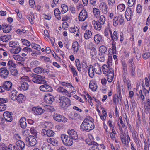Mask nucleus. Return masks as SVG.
Returning a JSON list of instances; mask_svg holds the SVG:
<instances>
[{"label": "nucleus", "mask_w": 150, "mask_h": 150, "mask_svg": "<svg viewBox=\"0 0 150 150\" xmlns=\"http://www.w3.org/2000/svg\"><path fill=\"white\" fill-rule=\"evenodd\" d=\"M120 136L122 143L124 144L127 147L129 146V142L131 141L129 135H127L125 133H120Z\"/></svg>", "instance_id": "nucleus-6"}, {"label": "nucleus", "mask_w": 150, "mask_h": 150, "mask_svg": "<svg viewBox=\"0 0 150 150\" xmlns=\"http://www.w3.org/2000/svg\"><path fill=\"white\" fill-rule=\"evenodd\" d=\"M54 13L55 17L58 19L60 20L61 19V17L60 16V12L58 8H56L55 9Z\"/></svg>", "instance_id": "nucleus-38"}, {"label": "nucleus", "mask_w": 150, "mask_h": 150, "mask_svg": "<svg viewBox=\"0 0 150 150\" xmlns=\"http://www.w3.org/2000/svg\"><path fill=\"white\" fill-rule=\"evenodd\" d=\"M97 21L100 22L101 24L103 25L104 24L105 22V18L103 15L101 16Z\"/></svg>", "instance_id": "nucleus-42"}, {"label": "nucleus", "mask_w": 150, "mask_h": 150, "mask_svg": "<svg viewBox=\"0 0 150 150\" xmlns=\"http://www.w3.org/2000/svg\"><path fill=\"white\" fill-rule=\"evenodd\" d=\"M29 3L31 8H35V2L34 0H29Z\"/></svg>", "instance_id": "nucleus-60"}, {"label": "nucleus", "mask_w": 150, "mask_h": 150, "mask_svg": "<svg viewBox=\"0 0 150 150\" xmlns=\"http://www.w3.org/2000/svg\"><path fill=\"white\" fill-rule=\"evenodd\" d=\"M11 38V35H6L0 37V40L3 42H7Z\"/></svg>", "instance_id": "nucleus-27"}, {"label": "nucleus", "mask_w": 150, "mask_h": 150, "mask_svg": "<svg viewBox=\"0 0 150 150\" xmlns=\"http://www.w3.org/2000/svg\"><path fill=\"white\" fill-rule=\"evenodd\" d=\"M75 63L78 71H81V65L80 64L79 60L78 59H76L75 60Z\"/></svg>", "instance_id": "nucleus-47"}, {"label": "nucleus", "mask_w": 150, "mask_h": 150, "mask_svg": "<svg viewBox=\"0 0 150 150\" xmlns=\"http://www.w3.org/2000/svg\"><path fill=\"white\" fill-rule=\"evenodd\" d=\"M92 33L89 30H86L84 34V37L86 39L90 38L91 36Z\"/></svg>", "instance_id": "nucleus-41"}, {"label": "nucleus", "mask_w": 150, "mask_h": 150, "mask_svg": "<svg viewBox=\"0 0 150 150\" xmlns=\"http://www.w3.org/2000/svg\"><path fill=\"white\" fill-rule=\"evenodd\" d=\"M126 19L128 21H130L132 15V14L131 9L129 7L127 8L125 14Z\"/></svg>", "instance_id": "nucleus-18"}, {"label": "nucleus", "mask_w": 150, "mask_h": 150, "mask_svg": "<svg viewBox=\"0 0 150 150\" xmlns=\"http://www.w3.org/2000/svg\"><path fill=\"white\" fill-rule=\"evenodd\" d=\"M3 31L4 33H9L11 29V26L10 25H6L4 24H3Z\"/></svg>", "instance_id": "nucleus-26"}, {"label": "nucleus", "mask_w": 150, "mask_h": 150, "mask_svg": "<svg viewBox=\"0 0 150 150\" xmlns=\"http://www.w3.org/2000/svg\"><path fill=\"white\" fill-rule=\"evenodd\" d=\"M95 72L98 74L101 73V66L98 63H95L93 67H92Z\"/></svg>", "instance_id": "nucleus-21"}, {"label": "nucleus", "mask_w": 150, "mask_h": 150, "mask_svg": "<svg viewBox=\"0 0 150 150\" xmlns=\"http://www.w3.org/2000/svg\"><path fill=\"white\" fill-rule=\"evenodd\" d=\"M130 71H129L131 76L134 77L136 75L135 69L134 66H130Z\"/></svg>", "instance_id": "nucleus-36"}, {"label": "nucleus", "mask_w": 150, "mask_h": 150, "mask_svg": "<svg viewBox=\"0 0 150 150\" xmlns=\"http://www.w3.org/2000/svg\"><path fill=\"white\" fill-rule=\"evenodd\" d=\"M47 142L52 144L54 146H57L58 145V141L54 138H51L47 140Z\"/></svg>", "instance_id": "nucleus-28"}, {"label": "nucleus", "mask_w": 150, "mask_h": 150, "mask_svg": "<svg viewBox=\"0 0 150 150\" xmlns=\"http://www.w3.org/2000/svg\"><path fill=\"white\" fill-rule=\"evenodd\" d=\"M9 71L6 67H4L0 69V76L2 78L6 79L8 78Z\"/></svg>", "instance_id": "nucleus-12"}, {"label": "nucleus", "mask_w": 150, "mask_h": 150, "mask_svg": "<svg viewBox=\"0 0 150 150\" xmlns=\"http://www.w3.org/2000/svg\"><path fill=\"white\" fill-rule=\"evenodd\" d=\"M124 17L122 15H120L118 17H114L113 19V25L114 26L118 25H121L124 22Z\"/></svg>", "instance_id": "nucleus-10"}, {"label": "nucleus", "mask_w": 150, "mask_h": 150, "mask_svg": "<svg viewBox=\"0 0 150 150\" xmlns=\"http://www.w3.org/2000/svg\"><path fill=\"white\" fill-rule=\"evenodd\" d=\"M99 7L103 13L106 14L107 13V6L105 3L103 2L100 4Z\"/></svg>", "instance_id": "nucleus-24"}, {"label": "nucleus", "mask_w": 150, "mask_h": 150, "mask_svg": "<svg viewBox=\"0 0 150 150\" xmlns=\"http://www.w3.org/2000/svg\"><path fill=\"white\" fill-rule=\"evenodd\" d=\"M78 43L77 41H75L74 42L72 45V47L73 48L74 51L77 52L78 50Z\"/></svg>", "instance_id": "nucleus-46"}, {"label": "nucleus", "mask_w": 150, "mask_h": 150, "mask_svg": "<svg viewBox=\"0 0 150 150\" xmlns=\"http://www.w3.org/2000/svg\"><path fill=\"white\" fill-rule=\"evenodd\" d=\"M94 29L97 30H100L101 29L103 25L101 24L100 22L98 21L94 20L93 21Z\"/></svg>", "instance_id": "nucleus-20"}, {"label": "nucleus", "mask_w": 150, "mask_h": 150, "mask_svg": "<svg viewBox=\"0 0 150 150\" xmlns=\"http://www.w3.org/2000/svg\"><path fill=\"white\" fill-rule=\"evenodd\" d=\"M67 133L69 135L68 136L73 139L74 140H76L78 139L77 132L74 129L68 130Z\"/></svg>", "instance_id": "nucleus-15"}, {"label": "nucleus", "mask_w": 150, "mask_h": 150, "mask_svg": "<svg viewBox=\"0 0 150 150\" xmlns=\"http://www.w3.org/2000/svg\"><path fill=\"white\" fill-rule=\"evenodd\" d=\"M79 19L80 21H84L88 17L87 11L84 10H82L80 13L79 15Z\"/></svg>", "instance_id": "nucleus-14"}, {"label": "nucleus", "mask_w": 150, "mask_h": 150, "mask_svg": "<svg viewBox=\"0 0 150 150\" xmlns=\"http://www.w3.org/2000/svg\"><path fill=\"white\" fill-rule=\"evenodd\" d=\"M34 71L36 73L40 74L42 73V68L37 67L33 69Z\"/></svg>", "instance_id": "nucleus-50"}, {"label": "nucleus", "mask_w": 150, "mask_h": 150, "mask_svg": "<svg viewBox=\"0 0 150 150\" xmlns=\"http://www.w3.org/2000/svg\"><path fill=\"white\" fill-rule=\"evenodd\" d=\"M111 38L113 41H116L118 40L117 32L116 31H114L112 35L111 36Z\"/></svg>", "instance_id": "nucleus-40"}, {"label": "nucleus", "mask_w": 150, "mask_h": 150, "mask_svg": "<svg viewBox=\"0 0 150 150\" xmlns=\"http://www.w3.org/2000/svg\"><path fill=\"white\" fill-rule=\"evenodd\" d=\"M30 79L33 82L37 83H45L46 82L44 77L39 75L33 74Z\"/></svg>", "instance_id": "nucleus-3"}, {"label": "nucleus", "mask_w": 150, "mask_h": 150, "mask_svg": "<svg viewBox=\"0 0 150 150\" xmlns=\"http://www.w3.org/2000/svg\"><path fill=\"white\" fill-rule=\"evenodd\" d=\"M90 66L88 69V74L89 76L91 78H93L94 75V70L92 68L91 65H90Z\"/></svg>", "instance_id": "nucleus-34"}, {"label": "nucleus", "mask_w": 150, "mask_h": 150, "mask_svg": "<svg viewBox=\"0 0 150 150\" xmlns=\"http://www.w3.org/2000/svg\"><path fill=\"white\" fill-rule=\"evenodd\" d=\"M31 46L32 48L35 49H36L38 51H40L41 49L40 46L36 44L32 43L31 44Z\"/></svg>", "instance_id": "nucleus-54"}, {"label": "nucleus", "mask_w": 150, "mask_h": 150, "mask_svg": "<svg viewBox=\"0 0 150 150\" xmlns=\"http://www.w3.org/2000/svg\"><path fill=\"white\" fill-rule=\"evenodd\" d=\"M6 106L4 103H0V111H3L6 109Z\"/></svg>", "instance_id": "nucleus-62"}, {"label": "nucleus", "mask_w": 150, "mask_h": 150, "mask_svg": "<svg viewBox=\"0 0 150 150\" xmlns=\"http://www.w3.org/2000/svg\"><path fill=\"white\" fill-rule=\"evenodd\" d=\"M110 66L108 67L107 66L106 64L103 65L102 67L103 71L105 75L108 76L110 75V77L113 76L114 74V70L112 68H110Z\"/></svg>", "instance_id": "nucleus-8"}, {"label": "nucleus", "mask_w": 150, "mask_h": 150, "mask_svg": "<svg viewBox=\"0 0 150 150\" xmlns=\"http://www.w3.org/2000/svg\"><path fill=\"white\" fill-rule=\"evenodd\" d=\"M9 46L10 47L13 48V49L18 47L19 44L18 42L16 41H10L9 42Z\"/></svg>", "instance_id": "nucleus-39"}, {"label": "nucleus", "mask_w": 150, "mask_h": 150, "mask_svg": "<svg viewBox=\"0 0 150 150\" xmlns=\"http://www.w3.org/2000/svg\"><path fill=\"white\" fill-rule=\"evenodd\" d=\"M32 110L34 114L37 115H41L45 111V110L41 107L38 106L33 107Z\"/></svg>", "instance_id": "nucleus-13"}, {"label": "nucleus", "mask_w": 150, "mask_h": 150, "mask_svg": "<svg viewBox=\"0 0 150 150\" xmlns=\"http://www.w3.org/2000/svg\"><path fill=\"white\" fill-rule=\"evenodd\" d=\"M93 12L96 18L100 16V12L99 9L96 8L93 9Z\"/></svg>", "instance_id": "nucleus-51"}, {"label": "nucleus", "mask_w": 150, "mask_h": 150, "mask_svg": "<svg viewBox=\"0 0 150 150\" xmlns=\"http://www.w3.org/2000/svg\"><path fill=\"white\" fill-rule=\"evenodd\" d=\"M7 65L9 67H12L13 68H15L16 66V64L12 60L9 61L7 64Z\"/></svg>", "instance_id": "nucleus-56"}, {"label": "nucleus", "mask_w": 150, "mask_h": 150, "mask_svg": "<svg viewBox=\"0 0 150 150\" xmlns=\"http://www.w3.org/2000/svg\"><path fill=\"white\" fill-rule=\"evenodd\" d=\"M57 91L59 93L63 95H67V96L71 97L73 94L74 91L71 92L70 90H67L65 88L59 86L57 89Z\"/></svg>", "instance_id": "nucleus-9"}, {"label": "nucleus", "mask_w": 150, "mask_h": 150, "mask_svg": "<svg viewBox=\"0 0 150 150\" xmlns=\"http://www.w3.org/2000/svg\"><path fill=\"white\" fill-rule=\"evenodd\" d=\"M39 89L44 92H51L53 91L52 88L49 85L44 84L40 86Z\"/></svg>", "instance_id": "nucleus-16"}, {"label": "nucleus", "mask_w": 150, "mask_h": 150, "mask_svg": "<svg viewBox=\"0 0 150 150\" xmlns=\"http://www.w3.org/2000/svg\"><path fill=\"white\" fill-rule=\"evenodd\" d=\"M43 150H51L50 146L47 143H45L43 144L42 146Z\"/></svg>", "instance_id": "nucleus-44"}, {"label": "nucleus", "mask_w": 150, "mask_h": 150, "mask_svg": "<svg viewBox=\"0 0 150 150\" xmlns=\"http://www.w3.org/2000/svg\"><path fill=\"white\" fill-rule=\"evenodd\" d=\"M63 144L68 146H71L73 143V139L69 137L68 135L63 134L61 137Z\"/></svg>", "instance_id": "nucleus-5"}, {"label": "nucleus", "mask_w": 150, "mask_h": 150, "mask_svg": "<svg viewBox=\"0 0 150 150\" xmlns=\"http://www.w3.org/2000/svg\"><path fill=\"white\" fill-rule=\"evenodd\" d=\"M21 40L22 42L24 45L28 46H29L31 45L30 42L27 40L25 39H22Z\"/></svg>", "instance_id": "nucleus-59"}, {"label": "nucleus", "mask_w": 150, "mask_h": 150, "mask_svg": "<svg viewBox=\"0 0 150 150\" xmlns=\"http://www.w3.org/2000/svg\"><path fill=\"white\" fill-rule=\"evenodd\" d=\"M17 91L14 90L12 91L10 95V97L11 99L13 100H15L17 99V97L18 96H17Z\"/></svg>", "instance_id": "nucleus-31"}, {"label": "nucleus", "mask_w": 150, "mask_h": 150, "mask_svg": "<svg viewBox=\"0 0 150 150\" xmlns=\"http://www.w3.org/2000/svg\"><path fill=\"white\" fill-rule=\"evenodd\" d=\"M25 100L24 96L22 94H19L17 97L18 101L19 103H23Z\"/></svg>", "instance_id": "nucleus-37"}, {"label": "nucleus", "mask_w": 150, "mask_h": 150, "mask_svg": "<svg viewBox=\"0 0 150 150\" xmlns=\"http://www.w3.org/2000/svg\"><path fill=\"white\" fill-rule=\"evenodd\" d=\"M89 88L92 91H95L97 88V86L93 81H91L89 83Z\"/></svg>", "instance_id": "nucleus-33"}, {"label": "nucleus", "mask_w": 150, "mask_h": 150, "mask_svg": "<svg viewBox=\"0 0 150 150\" xmlns=\"http://www.w3.org/2000/svg\"><path fill=\"white\" fill-rule=\"evenodd\" d=\"M69 31L71 33H74L76 34V36H79V30L76 27V29L75 27H71V29L69 30Z\"/></svg>", "instance_id": "nucleus-35"}, {"label": "nucleus", "mask_w": 150, "mask_h": 150, "mask_svg": "<svg viewBox=\"0 0 150 150\" xmlns=\"http://www.w3.org/2000/svg\"><path fill=\"white\" fill-rule=\"evenodd\" d=\"M61 7L62 8L61 12L62 13L64 14L68 11V8L67 6L66 5L63 4H62Z\"/></svg>", "instance_id": "nucleus-48"}, {"label": "nucleus", "mask_w": 150, "mask_h": 150, "mask_svg": "<svg viewBox=\"0 0 150 150\" xmlns=\"http://www.w3.org/2000/svg\"><path fill=\"white\" fill-rule=\"evenodd\" d=\"M12 83L10 81L4 82L0 86V92L3 93L11 91L12 89Z\"/></svg>", "instance_id": "nucleus-2"}, {"label": "nucleus", "mask_w": 150, "mask_h": 150, "mask_svg": "<svg viewBox=\"0 0 150 150\" xmlns=\"http://www.w3.org/2000/svg\"><path fill=\"white\" fill-rule=\"evenodd\" d=\"M11 74L13 76H16L18 74V71L16 69H12L10 70Z\"/></svg>", "instance_id": "nucleus-64"}, {"label": "nucleus", "mask_w": 150, "mask_h": 150, "mask_svg": "<svg viewBox=\"0 0 150 150\" xmlns=\"http://www.w3.org/2000/svg\"><path fill=\"white\" fill-rule=\"evenodd\" d=\"M41 133L44 135H46L49 137L53 136L54 134V132L52 130L50 129L47 130L42 129Z\"/></svg>", "instance_id": "nucleus-23"}, {"label": "nucleus", "mask_w": 150, "mask_h": 150, "mask_svg": "<svg viewBox=\"0 0 150 150\" xmlns=\"http://www.w3.org/2000/svg\"><path fill=\"white\" fill-rule=\"evenodd\" d=\"M117 9L120 11H122L124 10L125 8V6L124 4H120L118 5Z\"/></svg>", "instance_id": "nucleus-53"}, {"label": "nucleus", "mask_w": 150, "mask_h": 150, "mask_svg": "<svg viewBox=\"0 0 150 150\" xmlns=\"http://www.w3.org/2000/svg\"><path fill=\"white\" fill-rule=\"evenodd\" d=\"M58 102L61 107L64 109L69 106L70 105V100L67 97L62 96L59 98Z\"/></svg>", "instance_id": "nucleus-4"}, {"label": "nucleus", "mask_w": 150, "mask_h": 150, "mask_svg": "<svg viewBox=\"0 0 150 150\" xmlns=\"http://www.w3.org/2000/svg\"><path fill=\"white\" fill-rule=\"evenodd\" d=\"M90 50V54L92 59H94L96 57V50L94 47H91L89 48Z\"/></svg>", "instance_id": "nucleus-30"}, {"label": "nucleus", "mask_w": 150, "mask_h": 150, "mask_svg": "<svg viewBox=\"0 0 150 150\" xmlns=\"http://www.w3.org/2000/svg\"><path fill=\"white\" fill-rule=\"evenodd\" d=\"M116 42L115 41H112V53L113 54H116V47L115 45Z\"/></svg>", "instance_id": "nucleus-52"}, {"label": "nucleus", "mask_w": 150, "mask_h": 150, "mask_svg": "<svg viewBox=\"0 0 150 150\" xmlns=\"http://www.w3.org/2000/svg\"><path fill=\"white\" fill-rule=\"evenodd\" d=\"M53 116L55 120L59 122H62L65 123L67 120V119L64 116L57 113H54Z\"/></svg>", "instance_id": "nucleus-11"}, {"label": "nucleus", "mask_w": 150, "mask_h": 150, "mask_svg": "<svg viewBox=\"0 0 150 150\" xmlns=\"http://www.w3.org/2000/svg\"><path fill=\"white\" fill-rule=\"evenodd\" d=\"M7 150H18V149L15 145L10 144L8 145Z\"/></svg>", "instance_id": "nucleus-45"}, {"label": "nucleus", "mask_w": 150, "mask_h": 150, "mask_svg": "<svg viewBox=\"0 0 150 150\" xmlns=\"http://www.w3.org/2000/svg\"><path fill=\"white\" fill-rule=\"evenodd\" d=\"M48 100L50 103H52L55 100V99L52 95H49L47 96Z\"/></svg>", "instance_id": "nucleus-58"}, {"label": "nucleus", "mask_w": 150, "mask_h": 150, "mask_svg": "<svg viewBox=\"0 0 150 150\" xmlns=\"http://www.w3.org/2000/svg\"><path fill=\"white\" fill-rule=\"evenodd\" d=\"M99 56L100 57H99L98 59L101 62H103L105 60V57L106 56V55H105L102 54H99Z\"/></svg>", "instance_id": "nucleus-55"}, {"label": "nucleus", "mask_w": 150, "mask_h": 150, "mask_svg": "<svg viewBox=\"0 0 150 150\" xmlns=\"http://www.w3.org/2000/svg\"><path fill=\"white\" fill-rule=\"evenodd\" d=\"M12 113L8 111L5 112L3 114L4 117L7 121L11 122L13 120Z\"/></svg>", "instance_id": "nucleus-17"}, {"label": "nucleus", "mask_w": 150, "mask_h": 150, "mask_svg": "<svg viewBox=\"0 0 150 150\" xmlns=\"http://www.w3.org/2000/svg\"><path fill=\"white\" fill-rule=\"evenodd\" d=\"M98 144L97 143V144L93 145V146L89 148V150H100L98 146Z\"/></svg>", "instance_id": "nucleus-61"}, {"label": "nucleus", "mask_w": 150, "mask_h": 150, "mask_svg": "<svg viewBox=\"0 0 150 150\" xmlns=\"http://www.w3.org/2000/svg\"><path fill=\"white\" fill-rule=\"evenodd\" d=\"M25 139L28 142L27 146L29 147L34 146L36 144V139L34 136L29 135Z\"/></svg>", "instance_id": "nucleus-7"}, {"label": "nucleus", "mask_w": 150, "mask_h": 150, "mask_svg": "<svg viewBox=\"0 0 150 150\" xmlns=\"http://www.w3.org/2000/svg\"><path fill=\"white\" fill-rule=\"evenodd\" d=\"M29 86L27 82H22L21 84V86H20L19 89L21 90L26 91L28 89Z\"/></svg>", "instance_id": "nucleus-25"}, {"label": "nucleus", "mask_w": 150, "mask_h": 150, "mask_svg": "<svg viewBox=\"0 0 150 150\" xmlns=\"http://www.w3.org/2000/svg\"><path fill=\"white\" fill-rule=\"evenodd\" d=\"M61 84L64 87L65 89L66 88V87L68 88H69V89H67V90H70L71 92L73 91H74V92H75V89H74V87L71 84L69 83L62 82L61 83Z\"/></svg>", "instance_id": "nucleus-19"}, {"label": "nucleus", "mask_w": 150, "mask_h": 150, "mask_svg": "<svg viewBox=\"0 0 150 150\" xmlns=\"http://www.w3.org/2000/svg\"><path fill=\"white\" fill-rule=\"evenodd\" d=\"M15 145L17 147L18 149L19 150H23L25 146L24 142L21 140L17 141L16 142Z\"/></svg>", "instance_id": "nucleus-22"}, {"label": "nucleus", "mask_w": 150, "mask_h": 150, "mask_svg": "<svg viewBox=\"0 0 150 150\" xmlns=\"http://www.w3.org/2000/svg\"><path fill=\"white\" fill-rule=\"evenodd\" d=\"M94 127V125L91 120L85 118L80 126V128L83 131L89 132L93 129Z\"/></svg>", "instance_id": "nucleus-1"}, {"label": "nucleus", "mask_w": 150, "mask_h": 150, "mask_svg": "<svg viewBox=\"0 0 150 150\" xmlns=\"http://www.w3.org/2000/svg\"><path fill=\"white\" fill-rule=\"evenodd\" d=\"M86 143L89 145H93L97 144V143L94 141H92L89 139H86Z\"/></svg>", "instance_id": "nucleus-43"}, {"label": "nucleus", "mask_w": 150, "mask_h": 150, "mask_svg": "<svg viewBox=\"0 0 150 150\" xmlns=\"http://www.w3.org/2000/svg\"><path fill=\"white\" fill-rule=\"evenodd\" d=\"M100 53L99 54H102L106 55V52H107V50L106 47L104 45L101 46L99 48Z\"/></svg>", "instance_id": "nucleus-32"}, {"label": "nucleus", "mask_w": 150, "mask_h": 150, "mask_svg": "<svg viewBox=\"0 0 150 150\" xmlns=\"http://www.w3.org/2000/svg\"><path fill=\"white\" fill-rule=\"evenodd\" d=\"M21 49L19 47V45L18 46V47H15L14 49H13V52L15 54H18V53L20 52L21 51Z\"/></svg>", "instance_id": "nucleus-63"}, {"label": "nucleus", "mask_w": 150, "mask_h": 150, "mask_svg": "<svg viewBox=\"0 0 150 150\" xmlns=\"http://www.w3.org/2000/svg\"><path fill=\"white\" fill-rule=\"evenodd\" d=\"M142 57L145 60L148 58L150 59V52H147L144 53L142 55Z\"/></svg>", "instance_id": "nucleus-49"}, {"label": "nucleus", "mask_w": 150, "mask_h": 150, "mask_svg": "<svg viewBox=\"0 0 150 150\" xmlns=\"http://www.w3.org/2000/svg\"><path fill=\"white\" fill-rule=\"evenodd\" d=\"M146 101V105L144 106V108L146 109L149 110L150 109V99L148 98Z\"/></svg>", "instance_id": "nucleus-57"}, {"label": "nucleus", "mask_w": 150, "mask_h": 150, "mask_svg": "<svg viewBox=\"0 0 150 150\" xmlns=\"http://www.w3.org/2000/svg\"><path fill=\"white\" fill-rule=\"evenodd\" d=\"M102 37L99 34H96L94 37V40L97 44H98L101 41H102Z\"/></svg>", "instance_id": "nucleus-29"}]
</instances>
